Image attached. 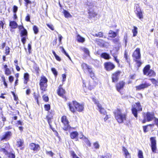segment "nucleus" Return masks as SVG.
<instances>
[{
  "label": "nucleus",
  "mask_w": 158,
  "mask_h": 158,
  "mask_svg": "<svg viewBox=\"0 0 158 158\" xmlns=\"http://www.w3.org/2000/svg\"><path fill=\"white\" fill-rule=\"evenodd\" d=\"M114 118L119 123H122L126 120L127 113H123L120 108H117L113 112Z\"/></svg>",
  "instance_id": "nucleus-1"
},
{
  "label": "nucleus",
  "mask_w": 158,
  "mask_h": 158,
  "mask_svg": "<svg viewBox=\"0 0 158 158\" xmlns=\"http://www.w3.org/2000/svg\"><path fill=\"white\" fill-rule=\"evenodd\" d=\"M132 56L134 61L135 62L138 67H140L142 63L140 60L141 54L140 48H136L132 54Z\"/></svg>",
  "instance_id": "nucleus-2"
},
{
  "label": "nucleus",
  "mask_w": 158,
  "mask_h": 158,
  "mask_svg": "<svg viewBox=\"0 0 158 158\" xmlns=\"http://www.w3.org/2000/svg\"><path fill=\"white\" fill-rule=\"evenodd\" d=\"M131 110L134 117L137 118L138 117V113L143 110L142 106L139 101L135 102L132 106Z\"/></svg>",
  "instance_id": "nucleus-3"
},
{
  "label": "nucleus",
  "mask_w": 158,
  "mask_h": 158,
  "mask_svg": "<svg viewBox=\"0 0 158 158\" xmlns=\"http://www.w3.org/2000/svg\"><path fill=\"white\" fill-rule=\"evenodd\" d=\"M81 66L84 72L88 73L90 77L93 79L94 80L96 78L94 72L90 66L84 63H82Z\"/></svg>",
  "instance_id": "nucleus-4"
},
{
  "label": "nucleus",
  "mask_w": 158,
  "mask_h": 158,
  "mask_svg": "<svg viewBox=\"0 0 158 158\" xmlns=\"http://www.w3.org/2000/svg\"><path fill=\"white\" fill-rule=\"evenodd\" d=\"M48 82V80L45 76L43 75L40 77L39 85L41 93L47 90Z\"/></svg>",
  "instance_id": "nucleus-5"
},
{
  "label": "nucleus",
  "mask_w": 158,
  "mask_h": 158,
  "mask_svg": "<svg viewBox=\"0 0 158 158\" xmlns=\"http://www.w3.org/2000/svg\"><path fill=\"white\" fill-rule=\"evenodd\" d=\"M61 122L63 125L62 128L64 131L70 130L71 127L69 124V122L67 116L65 115H63L61 118Z\"/></svg>",
  "instance_id": "nucleus-6"
},
{
  "label": "nucleus",
  "mask_w": 158,
  "mask_h": 158,
  "mask_svg": "<svg viewBox=\"0 0 158 158\" xmlns=\"http://www.w3.org/2000/svg\"><path fill=\"white\" fill-rule=\"evenodd\" d=\"M149 64L146 65L143 69V73L144 75L149 77H154L156 76V73L152 69H150Z\"/></svg>",
  "instance_id": "nucleus-7"
},
{
  "label": "nucleus",
  "mask_w": 158,
  "mask_h": 158,
  "mask_svg": "<svg viewBox=\"0 0 158 158\" xmlns=\"http://www.w3.org/2000/svg\"><path fill=\"white\" fill-rule=\"evenodd\" d=\"M63 84L60 85L57 90L56 92L58 95L64 99L65 101L67 100V92L62 87Z\"/></svg>",
  "instance_id": "nucleus-8"
},
{
  "label": "nucleus",
  "mask_w": 158,
  "mask_h": 158,
  "mask_svg": "<svg viewBox=\"0 0 158 158\" xmlns=\"http://www.w3.org/2000/svg\"><path fill=\"white\" fill-rule=\"evenodd\" d=\"M155 118L156 117H155L154 112H147L145 116L144 117L143 119L142 120L141 123L143 124H144L147 122H149L153 120H154Z\"/></svg>",
  "instance_id": "nucleus-9"
},
{
  "label": "nucleus",
  "mask_w": 158,
  "mask_h": 158,
  "mask_svg": "<svg viewBox=\"0 0 158 158\" xmlns=\"http://www.w3.org/2000/svg\"><path fill=\"white\" fill-rule=\"evenodd\" d=\"M150 146L152 152L154 153H157V146L156 138L155 136L151 137L150 138Z\"/></svg>",
  "instance_id": "nucleus-10"
},
{
  "label": "nucleus",
  "mask_w": 158,
  "mask_h": 158,
  "mask_svg": "<svg viewBox=\"0 0 158 158\" xmlns=\"http://www.w3.org/2000/svg\"><path fill=\"white\" fill-rule=\"evenodd\" d=\"M134 9V12L137 17L140 19H143V12L139 4H135Z\"/></svg>",
  "instance_id": "nucleus-11"
},
{
  "label": "nucleus",
  "mask_w": 158,
  "mask_h": 158,
  "mask_svg": "<svg viewBox=\"0 0 158 158\" xmlns=\"http://www.w3.org/2000/svg\"><path fill=\"white\" fill-rule=\"evenodd\" d=\"M12 135V133L11 131H5L0 137V141H7L11 138Z\"/></svg>",
  "instance_id": "nucleus-12"
},
{
  "label": "nucleus",
  "mask_w": 158,
  "mask_h": 158,
  "mask_svg": "<svg viewBox=\"0 0 158 158\" xmlns=\"http://www.w3.org/2000/svg\"><path fill=\"white\" fill-rule=\"evenodd\" d=\"M56 113L54 110H51L48 112V114L46 116V118L49 126L52 125V120L55 116Z\"/></svg>",
  "instance_id": "nucleus-13"
},
{
  "label": "nucleus",
  "mask_w": 158,
  "mask_h": 158,
  "mask_svg": "<svg viewBox=\"0 0 158 158\" xmlns=\"http://www.w3.org/2000/svg\"><path fill=\"white\" fill-rule=\"evenodd\" d=\"M121 73L120 71L117 70L112 74L111 78L112 82L116 83L118 81Z\"/></svg>",
  "instance_id": "nucleus-14"
},
{
  "label": "nucleus",
  "mask_w": 158,
  "mask_h": 158,
  "mask_svg": "<svg viewBox=\"0 0 158 158\" xmlns=\"http://www.w3.org/2000/svg\"><path fill=\"white\" fill-rule=\"evenodd\" d=\"M104 69L107 71H110L113 70L115 67V65L110 61L105 62L103 64Z\"/></svg>",
  "instance_id": "nucleus-15"
},
{
  "label": "nucleus",
  "mask_w": 158,
  "mask_h": 158,
  "mask_svg": "<svg viewBox=\"0 0 158 158\" xmlns=\"http://www.w3.org/2000/svg\"><path fill=\"white\" fill-rule=\"evenodd\" d=\"M20 36L22 37L21 40L23 44H24L26 41V39H27L28 33L27 30L24 28L21 31L20 33Z\"/></svg>",
  "instance_id": "nucleus-16"
},
{
  "label": "nucleus",
  "mask_w": 158,
  "mask_h": 158,
  "mask_svg": "<svg viewBox=\"0 0 158 158\" xmlns=\"http://www.w3.org/2000/svg\"><path fill=\"white\" fill-rule=\"evenodd\" d=\"M77 103V101L73 100L71 102H69L67 104L69 110L73 114H75V108Z\"/></svg>",
  "instance_id": "nucleus-17"
},
{
  "label": "nucleus",
  "mask_w": 158,
  "mask_h": 158,
  "mask_svg": "<svg viewBox=\"0 0 158 158\" xmlns=\"http://www.w3.org/2000/svg\"><path fill=\"white\" fill-rule=\"evenodd\" d=\"M151 84L149 83H147L146 82L144 83H142L139 85L136 86L135 88L137 91H140L143 90L145 89L148 88L149 86L151 85Z\"/></svg>",
  "instance_id": "nucleus-18"
},
{
  "label": "nucleus",
  "mask_w": 158,
  "mask_h": 158,
  "mask_svg": "<svg viewBox=\"0 0 158 158\" xmlns=\"http://www.w3.org/2000/svg\"><path fill=\"white\" fill-rule=\"evenodd\" d=\"M125 85V82L123 80L120 81L116 83L115 87L116 90L119 92H121V90L123 89Z\"/></svg>",
  "instance_id": "nucleus-19"
},
{
  "label": "nucleus",
  "mask_w": 158,
  "mask_h": 158,
  "mask_svg": "<svg viewBox=\"0 0 158 158\" xmlns=\"http://www.w3.org/2000/svg\"><path fill=\"white\" fill-rule=\"evenodd\" d=\"M154 123L150 124L143 126V132L146 133L151 130H152L154 127Z\"/></svg>",
  "instance_id": "nucleus-20"
},
{
  "label": "nucleus",
  "mask_w": 158,
  "mask_h": 158,
  "mask_svg": "<svg viewBox=\"0 0 158 158\" xmlns=\"http://www.w3.org/2000/svg\"><path fill=\"white\" fill-rule=\"evenodd\" d=\"M84 109V105L83 104L77 102L76 106L75 108V113L77 112H82Z\"/></svg>",
  "instance_id": "nucleus-21"
},
{
  "label": "nucleus",
  "mask_w": 158,
  "mask_h": 158,
  "mask_svg": "<svg viewBox=\"0 0 158 158\" xmlns=\"http://www.w3.org/2000/svg\"><path fill=\"white\" fill-rule=\"evenodd\" d=\"M29 146L30 149L34 152L38 151L40 148V147L39 144L33 143H30Z\"/></svg>",
  "instance_id": "nucleus-22"
},
{
  "label": "nucleus",
  "mask_w": 158,
  "mask_h": 158,
  "mask_svg": "<svg viewBox=\"0 0 158 158\" xmlns=\"http://www.w3.org/2000/svg\"><path fill=\"white\" fill-rule=\"evenodd\" d=\"M118 29H117L116 32H114L112 30H110L108 33L109 37L111 38H115L118 34Z\"/></svg>",
  "instance_id": "nucleus-23"
},
{
  "label": "nucleus",
  "mask_w": 158,
  "mask_h": 158,
  "mask_svg": "<svg viewBox=\"0 0 158 158\" xmlns=\"http://www.w3.org/2000/svg\"><path fill=\"white\" fill-rule=\"evenodd\" d=\"M88 13L89 18L90 19L95 17L97 15L96 12L94 11V10L92 9H90L89 10Z\"/></svg>",
  "instance_id": "nucleus-24"
},
{
  "label": "nucleus",
  "mask_w": 158,
  "mask_h": 158,
  "mask_svg": "<svg viewBox=\"0 0 158 158\" xmlns=\"http://www.w3.org/2000/svg\"><path fill=\"white\" fill-rule=\"evenodd\" d=\"M23 79V83L25 85H27L29 81V75L28 73H26L24 74Z\"/></svg>",
  "instance_id": "nucleus-25"
},
{
  "label": "nucleus",
  "mask_w": 158,
  "mask_h": 158,
  "mask_svg": "<svg viewBox=\"0 0 158 158\" xmlns=\"http://www.w3.org/2000/svg\"><path fill=\"white\" fill-rule=\"evenodd\" d=\"M122 150L124 152V154L125 158H131V156L129 152L127 150L125 147H122Z\"/></svg>",
  "instance_id": "nucleus-26"
},
{
  "label": "nucleus",
  "mask_w": 158,
  "mask_h": 158,
  "mask_svg": "<svg viewBox=\"0 0 158 158\" xmlns=\"http://www.w3.org/2000/svg\"><path fill=\"white\" fill-rule=\"evenodd\" d=\"M78 135V132L76 131L72 132L70 134V136L71 138L72 139H77V140L78 139L77 138Z\"/></svg>",
  "instance_id": "nucleus-27"
},
{
  "label": "nucleus",
  "mask_w": 158,
  "mask_h": 158,
  "mask_svg": "<svg viewBox=\"0 0 158 158\" xmlns=\"http://www.w3.org/2000/svg\"><path fill=\"white\" fill-rule=\"evenodd\" d=\"M100 57L106 60H108L111 58L109 54L106 52L102 53L100 55Z\"/></svg>",
  "instance_id": "nucleus-28"
},
{
  "label": "nucleus",
  "mask_w": 158,
  "mask_h": 158,
  "mask_svg": "<svg viewBox=\"0 0 158 158\" xmlns=\"http://www.w3.org/2000/svg\"><path fill=\"white\" fill-rule=\"evenodd\" d=\"M80 139H82L83 140L84 142L86 144L87 146L89 147H90L91 146V143L87 138L83 135L82 137H81Z\"/></svg>",
  "instance_id": "nucleus-29"
},
{
  "label": "nucleus",
  "mask_w": 158,
  "mask_h": 158,
  "mask_svg": "<svg viewBox=\"0 0 158 158\" xmlns=\"http://www.w3.org/2000/svg\"><path fill=\"white\" fill-rule=\"evenodd\" d=\"M9 26L12 29H15L18 27V24L15 21H10L9 23Z\"/></svg>",
  "instance_id": "nucleus-30"
},
{
  "label": "nucleus",
  "mask_w": 158,
  "mask_h": 158,
  "mask_svg": "<svg viewBox=\"0 0 158 158\" xmlns=\"http://www.w3.org/2000/svg\"><path fill=\"white\" fill-rule=\"evenodd\" d=\"M77 41L79 43H83L85 41V38L82 37L80 35H79V34H78L77 35Z\"/></svg>",
  "instance_id": "nucleus-31"
},
{
  "label": "nucleus",
  "mask_w": 158,
  "mask_h": 158,
  "mask_svg": "<svg viewBox=\"0 0 158 158\" xmlns=\"http://www.w3.org/2000/svg\"><path fill=\"white\" fill-rule=\"evenodd\" d=\"M98 107L99 109V111L101 114L103 115L106 114L107 112L105 109L103 108L102 107L101 105L98 106Z\"/></svg>",
  "instance_id": "nucleus-32"
},
{
  "label": "nucleus",
  "mask_w": 158,
  "mask_h": 158,
  "mask_svg": "<svg viewBox=\"0 0 158 158\" xmlns=\"http://www.w3.org/2000/svg\"><path fill=\"white\" fill-rule=\"evenodd\" d=\"M6 155L9 158H15V153L14 152H8Z\"/></svg>",
  "instance_id": "nucleus-33"
},
{
  "label": "nucleus",
  "mask_w": 158,
  "mask_h": 158,
  "mask_svg": "<svg viewBox=\"0 0 158 158\" xmlns=\"http://www.w3.org/2000/svg\"><path fill=\"white\" fill-rule=\"evenodd\" d=\"M24 143V140L23 139H19L16 142V145L18 147H22Z\"/></svg>",
  "instance_id": "nucleus-34"
},
{
  "label": "nucleus",
  "mask_w": 158,
  "mask_h": 158,
  "mask_svg": "<svg viewBox=\"0 0 158 158\" xmlns=\"http://www.w3.org/2000/svg\"><path fill=\"white\" fill-rule=\"evenodd\" d=\"M133 29L132 30V32L133 33V37L136 36L138 33V28L135 26L133 27Z\"/></svg>",
  "instance_id": "nucleus-35"
},
{
  "label": "nucleus",
  "mask_w": 158,
  "mask_h": 158,
  "mask_svg": "<svg viewBox=\"0 0 158 158\" xmlns=\"http://www.w3.org/2000/svg\"><path fill=\"white\" fill-rule=\"evenodd\" d=\"M63 13L66 18H68L72 16L70 14L65 10H64Z\"/></svg>",
  "instance_id": "nucleus-36"
},
{
  "label": "nucleus",
  "mask_w": 158,
  "mask_h": 158,
  "mask_svg": "<svg viewBox=\"0 0 158 158\" xmlns=\"http://www.w3.org/2000/svg\"><path fill=\"white\" fill-rule=\"evenodd\" d=\"M92 100L98 107L101 105V104L99 103V102L98 100L95 98H92Z\"/></svg>",
  "instance_id": "nucleus-37"
},
{
  "label": "nucleus",
  "mask_w": 158,
  "mask_h": 158,
  "mask_svg": "<svg viewBox=\"0 0 158 158\" xmlns=\"http://www.w3.org/2000/svg\"><path fill=\"white\" fill-rule=\"evenodd\" d=\"M1 79L2 80V81L3 82V84L5 86V88H7L8 87V85L6 82V79L5 77L4 76L2 75L1 77Z\"/></svg>",
  "instance_id": "nucleus-38"
},
{
  "label": "nucleus",
  "mask_w": 158,
  "mask_h": 158,
  "mask_svg": "<svg viewBox=\"0 0 158 158\" xmlns=\"http://www.w3.org/2000/svg\"><path fill=\"white\" fill-rule=\"evenodd\" d=\"M81 50L87 55L89 56V52L88 48H81Z\"/></svg>",
  "instance_id": "nucleus-39"
},
{
  "label": "nucleus",
  "mask_w": 158,
  "mask_h": 158,
  "mask_svg": "<svg viewBox=\"0 0 158 158\" xmlns=\"http://www.w3.org/2000/svg\"><path fill=\"white\" fill-rule=\"evenodd\" d=\"M93 36L99 38L102 37L103 36V33L102 32H99L97 33L93 34Z\"/></svg>",
  "instance_id": "nucleus-40"
},
{
  "label": "nucleus",
  "mask_w": 158,
  "mask_h": 158,
  "mask_svg": "<svg viewBox=\"0 0 158 158\" xmlns=\"http://www.w3.org/2000/svg\"><path fill=\"white\" fill-rule=\"evenodd\" d=\"M60 48L61 49V51L69 59H71V58L69 55L66 52L64 48L63 47H60Z\"/></svg>",
  "instance_id": "nucleus-41"
},
{
  "label": "nucleus",
  "mask_w": 158,
  "mask_h": 158,
  "mask_svg": "<svg viewBox=\"0 0 158 158\" xmlns=\"http://www.w3.org/2000/svg\"><path fill=\"white\" fill-rule=\"evenodd\" d=\"M70 153L72 158H80L77 156L73 151H71Z\"/></svg>",
  "instance_id": "nucleus-42"
},
{
  "label": "nucleus",
  "mask_w": 158,
  "mask_h": 158,
  "mask_svg": "<svg viewBox=\"0 0 158 158\" xmlns=\"http://www.w3.org/2000/svg\"><path fill=\"white\" fill-rule=\"evenodd\" d=\"M52 52L55 56L56 60L59 61H60L61 60V58L56 54L55 52L54 51H52Z\"/></svg>",
  "instance_id": "nucleus-43"
},
{
  "label": "nucleus",
  "mask_w": 158,
  "mask_h": 158,
  "mask_svg": "<svg viewBox=\"0 0 158 158\" xmlns=\"http://www.w3.org/2000/svg\"><path fill=\"white\" fill-rule=\"evenodd\" d=\"M111 155L110 153H107L104 156H101V158H111Z\"/></svg>",
  "instance_id": "nucleus-44"
},
{
  "label": "nucleus",
  "mask_w": 158,
  "mask_h": 158,
  "mask_svg": "<svg viewBox=\"0 0 158 158\" xmlns=\"http://www.w3.org/2000/svg\"><path fill=\"white\" fill-rule=\"evenodd\" d=\"M44 108L46 111H49L51 108L50 105L49 104H46L44 105Z\"/></svg>",
  "instance_id": "nucleus-45"
},
{
  "label": "nucleus",
  "mask_w": 158,
  "mask_h": 158,
  "mask_svg": "<svg viewBox=\"0 0 158 158\" xmlns=\"http://www.w3.org/2000/svg\"><path fill=\"white\" fill-rule=\"evenodd\" d=\"M138 156L139 158H143V153L141 150H139L138 151Z\"/></svg>",
  "instance_id": "nucleus-46"
},
{
  "label": "nucleus",
  "mask_w": 158,
  "mask_h": 158,
  "mask_svg": "<svg viewBox=\"0 0 158 158\" xmlns=\"http://www.w3.org/2000/svg\"><path fill=\"white\" fill-rule=\"evenodd\" d=\"M33 29L35 34H36L38 33L39 31L38 28L36 26L34 25L33 26Z\"/></svg>",
  "instance_id": "nucleus-47"
},
{
  "label": "nucleus",
  "mask_w": 158,
  "mask_h": 158,
  "mask_svg": "<svg viewBox=\"0 0 158 158\" xmlns=\"http://www.w3.org/2000/svg\"><path fill=\"white\" fill-rule=\"evenodd\" d=\"M124 58H125L127 62H129L128 60H130L129 59H128V56L127 52L126 51H125L124 53Z\"/></svg>",
  "instance_id": "nucleus-48"
},
{
  "label": "nucleus",
  "mask_w": 158,
  "mask_h": 158,
  "mask_svg": "<svg viewBox=\"0 0 158 158\" xmlns=\"http://www.w3.org/2000/svg\"><path fill=\"white\" fill-rule=\"evenodd\" d=\"M5 74L8 76L11 74V71L9 68H6L5 70Z\"/></svg>",
  "instance_id": "nucleus-49"
},
{
  "label": "nucleus",
  "mask_w": 158,
  "mask_h": 158,
  "mask_svg": "<svg viewBox=\"0 0 158 158\" xmlns=\"http://www.w3.org/2000/svg\"><path fill=\"white\" fill-rule=\"evenodd\" d=\"M34 97L35 99L36 100V102L37 104H39V102L38 101L39 98L40 97L39 94H38L37 95L34 94Z\"/></svg>",
  "instance_id": "nucleus-50"
},
{
  "label": "nucleus",
  "mask_w": 158,
  "mask_h": 158,
  "mask_svg": "<svg viewBox=\"0 0 158 158\" xmlns=\"http://www.w3.org/2000/svg\"><path fill=\"white\" fill-rule=\"evenodd\" d=\"M51 70L52 72L54 74L55 77H56L57 75V72L56 69L54 68H52L51 69Z\"/></svg>",
  "instance_id": "nucleus-51"
},
{
  "label": "nucleus",
  "mask_w": 158,
  "mask_h": 158,
  "mask_svg": "<svg viewBox=\"0 0 158 158\" xmlns=\"http://www.w3.org/2000/svg\"><path fill=\"white\" fill-rule=\"evenodd\" d=\"M10 48L8 46H6L5 48V54L6 55H7L9 54H10Z\"/></svg>",
  "instance_id": "nucleus-52"
},
{
  "label": "nucleus",
  "mask_w": 158,
  "mask_h": 158,
  "mask_svg": "<svg viewBox=\"0 0 158 158\" xmlns=\"http://www.w3.org/2000/svg\"><path fill=\"white\" fill-rule=\"evenodd\" d=\"M50 128L53 131L55 132V135L57 136H58L59 134L57 131L55 130V128L52 127V125L49 126Z\"/></svg>",
  "instance_id": "nucleus-53"
},
{
  "label": "nucleus",
  "mask_w": 158,
  "mask_h": 158,
  "mask_svg": "<svg viewBox=\"0 0 158 158\" xmlns=\"http://www.w3.org/2000/svg\"><path fill=\"white\" fill-rule=\"evenodd\" d=\"M6 148V147H5V148H2L0 149V151L1 152H2L4 153L5 155H6V154L8 153V151L5 149Z\"/></svg>",
  "instance_id": "nucleus-54"
},
{
  "label": "nucleus",
  "mask_w": 158,
  "mask_h": 158,
  "mask_svg": "<svg viewBox=\"0 0 158 158\" xmlns=\"http://www.w3.org/2000/svg\"><path fill=\"white\" fill-rule=\"evenodd\" d=\"M46 154L47 155H50L52 157H53L54 155V153L51 151H47L46 152Z\"/></svg>",
  "instance_id": "nucleus-55"
},
{
  "label": "nucleus",
  "mask_w": 158,
  "mask_h": 158,
  "mask_svg": "<svg viewBox=\"0 0 158 158\" xmlns=\"http://www.w3.org/2000/svg\"><path fill=\"white\" fill-rule=\"evenodd\" d=\"M114 58V60L117 63L118 65H120L119 60L117 59V56H113Z\"/></svg>",
  "instance_id": "nucleus-56"
},
{
  "label": "nucleus",
  "mask_w": 158,
  "mask_h": 158,
  "mask_svg": "<svg viewBox=\"0 0 158 158\" xmlns=\"http://www.w3.org/2000/svg\"><path fill=\"white\" fill-rule=\"evenodd\" d=\"M43 100L46 102H48L49 100V98L47 96H46L45 95H43Z\"/></svg>",
  "instance_id": "nucleus-57"
},
{
  "label": "nucleus",
  "mask_w": 158,
  "mask_h": 158,
  "mask_svg": "<svg viewBox=\"0 0 158 158\" xmlns=\"http://www.w3.org/2000/svg\"><path fill=\"white\" fill-rule=\"evenodd\" d=\"M18 10V7L15 6L14 5L13 6V11L14 13H16Z\"/></svg>",
  "instance_id": "nucleus-58"
},
{
  "label": "nucleus",
  "mask_w": 158,
  "mask_h": 158,
  "mask_svg": "<svg viewBox=\"0 0 158 158\" xmlns=\"http://www.w3.org/2000/svg\"><path fill=\"white\" fill-rule=\"evenodd\" d=\"M94 85H91L90 82H89L88 88L89 90H91L93 89L94 87Z\"/></svg>",
  "instance_id": "nucleus-59"
},
{
  "label": "nucleus",
  "mask_w": 158,
  "mask_h": 158,
  "mask_svg": "<svg viewBox=\"0 0 158 158\" xmlns=\"http://www.w3.org/2000/svg\"><path fill=\"white\" fill-rule=\"evenodd\" d=\"M47 26L52 31H53L54 30V27L52 24H47Z\"/></svg>",
  "instance_id": "nucleus-60"
},
{
  "label": "nucleus",
  "mask_w": 158,
  "mask_h": 158,
  "mask_svg": "<svg viewBox=\"0 0 158 158\" xmlns=\"http://www.w3.org/2000/svg\"><path fill=\"white\" fill-rule=\"evenodd\" d=\"M94 146L95 148L98 149L99 148V145L98 142H95L94 143Z\"/></svg>",
  "instance_id": "nucleus-61"
},
{
  "label": "nucleus",
  "mask_w": 158,
  "mask_h": 158,
  "mask_svg": "<svg viewBox=\"0 0 158 158\" xmlns=\"http://www.w3.org/2000/svg\"><path fill=\"white\" fill-rule=\"evenodd\" d=\"M25 2V6H28L29 4H31V2L30 0H24Z\"/></svg>",
  "instance_id": "nucleus-62"
},
{
  "label": "nucleus",
  "mask_w": 158,
  "mask_h": 158,
  "mask_svg": "<svg viewBox=\"0 0 158 158\" xmlns=\"http://www.w3.org/2000/svg\"><path fill=\"white\" fill-rule=\"evenodd\" d=\"M154 124H155L158 128V118H155L154 120Z\"/></svg>",
  "instance_id": "nucleus-63"
},
{
  "label": "nucleus",
  "mask_w": 158,
  "mask_h": 158,
  "mask_svg": "<svg viewBox=\"0 0 158 158\" xmlns=\"http://www.w3.org/2000/svg\"><path fill=\"white\" fill-rule=\"evenodd\" d=\"M30 16L28 14L26 17L25 20L27 22H30Z\"/></svg>",
  "instance_id": "nucleus-64"
}]
</instances>
